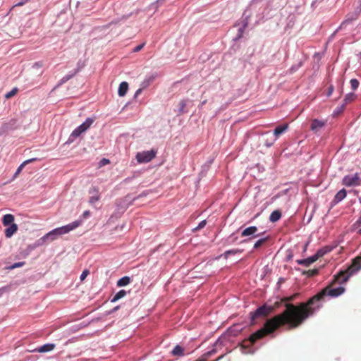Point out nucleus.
I'll list each match as a JSON object with an SVG mask.
<instances>
[{
  "label": "nucleus",
  "instance_id": "1",
  "mask_svg": "<svg viewBox=\"0 0 361 361\" xmlns=\"http://www.w3.org/2000/svg\"><path fill=\"white\" fill-rule=\"evenodd\" d=\"M312 302V300L308 303H300L298 305L287 304L286 310L282 313L268 319L263 328L252 334L247 339L243 340L241 344L242 348H250L257 340L274 332L281 326L287 324L290 329H295L300 326L307 319L312 316V310L307 309L308 305Z\"/></svg>",
  "mask_w": 361,
  "mask_h": 361
},
{
  "label": "nucleus",
  "instance_id": "2",
  "mask_svg": "<svg viewBox=\"0 0 361 361\" xmlns=\"http://www.w3.org/2000/svg\"><path fill=\"white\" fill-rule=\"evenodd\" d=\"M361 269V264L360 263V258H354L352 260L351 264L345 270H341L336 275L334 276V279L326 288L322 289L319 293L310 298L305 303H308L312 300V302L308 305L307 309L312 310V315L321 307L320 301L322 300L325 296H330L332 298L338 297L343 294L345 291V288L339 286L333 288L335 283L343 284L345 283L349 278Z\"/></svg>",
  "mask_w": 361,
  "mask_h": 361
},
{
  "label": "nucleus",
  "instance_id": "3",
  "mask_svg": "<svg viewBox=\"0 0 361 361\" xmlns=\"http://www.w3.org/2000/svg\"><path fill=\"white\" fill-rule=\"evenodd\" d=\"M81 222L80 221H73L68 225H66L62 227H59L52 230L51 231L47 233L42 238V240H49L50 241H53L56 239L57 237L69 233L70 231L74 230L78 228L80 225Z\"/></svg>",
  "mask_w": 361,
  "mask_h": 361
},
{
  "label": "nucleus",
  "instance_id": "4",
  "mask_svg": "<svg viewBox=\"0 0 361 361\" xmlns=\"http://www.w3.org/2000/svg\"><path fill=\"white\" fill-rule=\"evenodd\" d=\"M274 310V307H269L264 305L257 308L255 312H250L251 321L254 324L255 320L259 317H264L268 316Z\"/></svg>",
  "mask_w": 361,
  "mask_h": 361
},
{
  "label": "nucleus",
  "instance_id": "5",
  "mask_svg": "<svg viewBox=\"0 0 361 361\" xmlns=\"http://www.w3.org/2000/svg\"><path fill=\"white\" fill-rule=\"evenodd\" d=\"M157 151L154 149L143 151L136 154V159L138 163H147L155 157Z\"/></svg>",
  "mask_w": 361,
  "mask_h": 361
},
{
  "label": "nucleus",
  "instance_id": "6",
  "mask_svg": "<svg viewBox=\"0 0 361 361\" xmlns=\"http://www.w3.org/2000/svg\"><path fill=\"white\" fill-rule=\"evenodd\" d=\"M94 120L92 118H87L83 123H82L72 132L70 138L73 137L74 139L79 137L82 133L85 132L91 126Z\"/></svg>",
  "mask_w": 361,
  "mask_h": 361
},
{
  "label": "nucleus",
  "instance_id": "7",
  "mask_svg": "<svg viewBox=\"0 0 361 361\" xmlns=\"http://www.w3.org/2000/svg\"><path fill=\"white\" fill-rule=\"evenodd\" d=\"M343 184L348 187L360 185L361 179L357 173L348 175L343 178Z\"/></svg>",
  "mask_w": 361,
  "mask_h": 361
},
{
  "label": "nucleus",
  "instance_id": "8",
  "mask_svg": "<svg viewBox=\"0 0 361 361\" xmlns=\"http://www.w3.org/2000/svg\"><path fill=\"white\" fill-rule=\"evenodd\" d=\"M89 204L93 205L96 202L100 200L101 195L99 188L97 187H92L89 190Z\"/></svg>",
  "mask_w": 361,
  "mask_h": 361
},
{
  "label": "nucleus",
  "instance_id": "9",
  "mask_svg": "<svg viewBox=\"0 0 361 361\" xmlns=\"http://www.w3.org/2000/svg\"><path fill=\"white\" fill-rule=\"evenodd\" d=\"M258 231L257 227L256 226H250L246 228L241 233V236L245 237V236H250V235H255V237H258L259 235H255L256 232Z\"/></svg>",
  "mask_w": 361,
  "mask_h": 361
},
{
  "label": "nucleus",
  "instance_id": "10",
  "mask_svg": "<svg viewBox=\"0 0 361 361\" xmlns=\"http://www.w3.org/2000/svg\"><path fill=\"white\" fill-rule=\"evenodd\" d=\"M326 124V122L324 121H320L318 119H313L311 123L310 128L313 131H317L323 128Z\"/></svg>",
  "mask_w": 361,
  "mask_h": 361
},
{
  "label": "nucleus",
  "instance_id": "11",
  "mask_svg": "<svg viewBox=\"0 0 361 361\" xmlns=\"http://www.w3.org/2000/svg\"><path fill=\"white\" fill-rule=\"evenodd\" d=\"M316 261L317 257L313 255L310 257H307V259H297L296 262L298 264L303 265L305 267H309L311 264L315 262Z\"/></svg>",
  "mask_w": 361,
  "mask_h": 361
},
{
  "label": "nucleus",
  "instance_id": "12",
  "mask_svg": "<svg viewBox=\"0 0 361 361\" xmlns=\"http://www.w3.org/2000/svg\"><path fill=\"white\" fill-rule=\"evenodd\" d=\"M18 231V226L16 224H12L9 227L5 229L4 233L7 238H10Z\"/></svg>",
  "mask_w": 361,
  "mask_h": 361
},
{
  "label": "nucleus",
  "instance_id": "13",
  "mask_svg": "<svg viewBox=\"0 0 361 361\" xmlns=\"http://www.w3.org/2000/svg\"><path fill=\"white\" fill-rule=\"evenodd\" d=\"M288 128V124L286 123L283 126H277L274 130V135L276 137V140L279 137L280 135L286 132Z\"/></svg>",
  "mask_w": 361,
  "mask_h": 361
},
{
  "label": "nucleus",
  "instance_id": "14",
  "mask_svg": "<svg viewBox=\"0 0 361 361\" xmlns=\"http://www.w3.org/2000/svg\"><path fill=\"white\" fill-rule=\"evenodd\" d=\"M347 192L345 189L339 190L335 195L334 202L337 204L338 202L343 200L346 197Z\"/></svg>",
  "mask_w": 361,
  "mask_h": 361
},
{
  "label": "nucleus",
  "instance_id": "15",
  "mask_svg": "<svg viewBox=\"0 0 361 361\" xmlns=\"http://www.w3.org/2000/svg\"><path fill=\"white\" fill-rule=\"evenodd\" d=\"M14 219H15L14 216L13 214H5L2 219V224L5 226H10L12 224H13Z\"/></svg>",
  "mask_w": 361,
  "mask_h": 361
},
{
  "label": "nucleus",
  "instance_id": "16",
  "mask_svg": "<svg viewBox=\"0 0 361 361\" xmlns=\"http://www.w3.org/2000/svg\"><path fill=\"white\" fill-rule=\"evenodd\" d=\"M356 98V95L354 94V93H349L348 94L345 95V98H344V104L341 106V109H340V111H342L344 108H345V106L354 101Z\"/></svg>",
  "mask_w": 361,
  "mask_h": 361
},
{
  "label": "nucleus",
  "instance_id": "17",
  "mask_svg": "<svg viewBox=\"0 0 361 361\" xmlns=\"http://www.w3.org/2000/svg\"><path fill=\"white\" fill-rule=\"evenodd\" d=\"M216 353V349L214 348L211 350L205 353L202 356H200L198 359H197V361H207L208 359L213 355Z\"/></svg>",
  "mask_w": 361,
  "mask_h": 361
},
{
  "label": "nucleus",
  "instance_id": "18",
  "mask_svg": "<svg viewBox=\"0 0 361 361\" xmlns=\"http://www.w3.org/2000/svg\"><path fill=\"white\" fill-rule=\"evenodd\" d=\"M55 348V345L52 343H47L45 345H43L40 346L38 349H37V351L39 353H46L49 352L54 350Z\"/></svg>",
  "mask_w": 361,
  "mask_h": 361
},
{
  "label": "nucleus",
  "instance_id": "19",
  "mask_svg": "<svg viewBox=\"0 0 361 361\" xmlns=\"http://www.w3.org/2000/svg\"><path fill=\"white\" fill-rule=\"evenodd\" d=\"M185 349L179 345H176L171 351L173 356L181 357L184 355Z\"/></svg>",
  "mask_w": 361,
  "mask_h": 361
},
{
  "label": "nucleus",
  "instance_id": "20",
  "mask_svg": "<svg viewBox=\"0 0 361 361\" xmlns=\"http://www.w3.org/2000/svg\"><path fill=\"white\" fill-rule=\"evenodd\" d=\"M128 89V84L127 82H122L118 87V93L120 97H123Z\"/></svg>",
  "mask_w": 361,
  "mask_h": 361
},
{
  "label": "nucleus",
  "instance_id": "21",
  "mask_svg": "<svg viewBox=\"0 0 361 361\" xmlns=\"http://www.w3.org/2000/svg\"><path fill=\"white\" fill-rule=\"evenodd\" d=\"M281 217V212L279 210H274L271 212L269 220L271 222H276L279 221Z\"/></svg>",
  "mask_w": 361,
  "mask_h": 361
},
{
  "label": "nucleus",
  "instance_id": "22",
  "mask_svg": "<svg viewBox=\"0 0 361 361\" xmlns=\"http://www.w3.org/2000/svg\"><path fill=\"white\" fill-rule=\"evenodd\" d=\"M130 277L124 276V277H122L121 279H120L117 281V286H119V287L125 286L128 285L130 283Z\"/></svg>",
  "mask_w": 361,
  "mask_h": 361
},
{
  "label": "nucleus",
  "instance_id": "23",
  "mask_svg": "<svg viewBox=\"0 0 361 361\" xmlns=\"http://www.w3.org/2000/svg\"><path fill=\"white\" fill-rule=\"evenodd\" d=\"M126 295V291L124 290H119L113 298L111 302H116L119 299L123 298Z\"/></svg>",
  "mask_w": 361,
  "mask_h": 361
},
{
  "label": "nucleus",
  "instance_id": "24",
  "mask_svg": "<svg viewBox=\"0 0 361 361\" xmlns=\"http://www.w3.org/2000/svg\"><path fill=\"white\" fill-rule=\"evenodd\" d=\"M269 239V237L263 238L259 240H258L254 245L255 249L259 248L263 244H264Z\"/></svg>",
  "mask_w": 361,
  "mask_h": 361
},
{
  "label": "nucleus",
  "instance_id": "25",
  "mask_svg": "<svg viewBox=\"0 0 361 361\" xmlns=\"http://www.w3.org/2000/svg\"><path fill=\"white\" fill-rule=\"evenodd\" d=\"M296 296H297V294H294V295H293L291 296L284 297V298H282V301H284V306H285L286 308V305L287 304H291L290 302L293 301V300H295Z\"/></svg>",
  "mask_w": 361,
  "mask_h": 361
},
{
  "label": "nucleus",
  "instance_id": "26",
  "mask_svg": "<svg viewBox=\"0 0 361 361\" xmlns=\"http://www.w3.org/2000/svg\"><path fill=\"white\" fill-rule=\"evenodd\" d=\"M18 92V88L17 87H14L11 91L7 92L6 94H5V98L6 99H10L11 97L15 96Z\"/></svg>",
  "mask_w": 361,
  "mask_h": 361
},
{
  "label": "nucleus",
  "instance_id": "27",
  "mask_svg": "<svg viewBox=\"0 0 361 361\" xmlns=\"http://www.w3.org/2000/svg\"><path fill=\"white\" fill-rule=\"evenodd\" d=\"M350 83L353 90H355L359 86V81L357 79H351Z\"/></svg>",
  "mask_w": 361,
  "mask_h": 361
},
{
  "label": "nucleus",
  "instance_id": "28",
  "mask_svg": "<svg viewBox=\"0 0 361 361\" xmlns=\"http://www.w3.org/2000/svg\"><path fill=\"white\" fill-rule=\"evenodd\" d=\"M25 164L23 163H22L19 166L18 168L17 169L16 173H14L13 175V177L12 178V180H14L15 178H16L18 177V176L20 173V172L22 171L23 169L25 167Z\"/></svg>",
  "mask_w": 361,
  "mask_h": 361
},
{
  "label": "nucleus",
  "instance_id": "29",
  "mask_svg": "<svg viewBox=\"0 0 361 361\" xmlns=\"http://www.w3.org/2000/svg\"><path fill=\"white\" fill-rule=\"evenodd\" d=\"M25 264V262H20L14 263L13 264L10 266L8 269H14L16 268H18V267H21L24 266Z\"/></svg>",
  "mask_w": 361,
  "mask_h": 361
},
{
  "label": "nucleus",
  "instance_id": "30",
  "mask_svg": "<svg viewBox=\"0 0 361 361\" xmlns=\"http://www.w3.org/2000/svg\"><path fill=\"white\" fill-rule=\"evenodd\" d=\"M207 224L206 220L202 221L197 227L192 229L193 231H197L202 228H203Z\"/></svg>",
  "mask_w": 361,
  "mask_h": 361
},
{
  "label": "nucleus",
  "instance_id": "31",
  "mask_svg": "<svg viewBox=\"0 0 361 361\" xmlns=\"http://www.w3.org/2000/svg\"><path fill=\"white\" fill-rule=\"evenodd\" d=\"M179 106H180V110L179 111L180 113H183L184 111V109L186 106V101L185 100H181L180 102H179Z\"/></svg>",
  "mask_w": 361,
  "mask_h": 361
},
{
  "label": "nucleus",
  "instance_id": "32",
  "mask_svg": "<svg viewBox=\"0 0 361 361\" xmlns=\"http://www.w3.org/2000/svg\"><path fill=\"white\" fill-rule=\"evenodd\" d=\"M89 274H90L89 270H87V269L84 270L80 275V280L82 281H84L86 279V277L88 276Z\"/></svg>",
  "mask_w": 361,
  "mask_h": 361
},
{
  "label": "nucleus",
  "instance_id": "33",
  "mask_svg": "<svg viewBox=\"0 0 361 361\" xmlns=\"http://www.w3.org/2000/svg\"><path fill=\"white\" fill-rule=\"evenodd\" d=\"M39 160H40V159H38V158H32V159H29L25 160L23 163L26 166L27 164H28L30 163H32L34 161H39Z\"/></svg>",
  "mask_w": 361,
  "mask_h": 361
},
{
  "label": "nucleus",
  "instance_id": "34",
  "mask_svg": "<svg viewBox=\"0 0 361 361\" xmlns=\"http://www.w3.org/2000/svg\"><path fill=\"white\" fill-rule=\"evenodd\" d=\"M325 254V252H324L322 250H319L315 255H314V257H317V260L322 257Z\"/></svg>",
  "mask_w": 361,
  "mask_h": 361
},
{
  "label": "nucleus",
  "instance_id": "35",
  "mask_svg": "<svg viewBox=\"0 0 361 361\" xmlns=\"http://www.w3.org/2000/svg\"><path fill=\"white\" fill-rule=\"evenodd\" d=\"M307 274L310 276H315L318 274V270L317 269H310V270H308L307 271Z\"/></svg>",
  "mask_w": 361,
  "mask_h": 361
},
{
  "label": "nucleus",
  "instance_id": "36",
  "mask_svg": "<svg viewBox=\"0 0 361 361\" xmlns=\"http://www.w3.org/2000/svg\"><path fill=\"white\" fill-rule=\"evenodd\" d=\"M145 46V44H139L133 49V52L140 51Z\"/></svg>",
  "mask_w": 361,
  "mask_h": 361
},
{
  "label": "nucleus",
  "instance_id": "37",
  "mask_svg": "<svg viewBox=\"0 0 361 361\" xmlns=\"http://www.w3.org/2000/svg\"><path fill=\"white\" fill-rule=\"evenodd\" d=\"M282 303H284V301H282V298H281L280 301L274 302V304L273 305H270L269 307H274V310H275L276 308H278Z\"/></svg>",
  "mask_w": 361,
  "mask_h": 361
},
{
  "label": "nucleus",
  "instance_id": "38",
  "mask_svg": "<svg viewBox=\"0 0 361 361\" xmlns=\"http://www.w3.org/2000/svg\"><path fill=\"white\" fill-rule=\"evenodd\" d=\"M91 215V212L89 210H86L82 214L83 219H87Z\"/></svg>",
  "mask_w": 361,
  "mask_h": 361
},
{
  "label": "nucleus",
  "instance_id": "39",
  "mask_svg": "<svg viewBox=\"0 0 361 361\" xmlns=\"http://www.w3.org/2000/svg\"><path fill=\"white\" fill-rule=\"evenodd\" d=\"M334 92V87L331 85L328 89L327 96L329 97Z\"/></svg>",
  "mask_w": 361,
  "mask_h": 361
},
{
  "label": "nucleus",
  "instance_id": "40",
  "mask_svg": "<svg viewBox=\"0 0 361 361\" xmlns=\"http://www.w3.org/2000/svg\"><path fill=\"white\" fill-rule=\"evenodd\" d=\"M236 253V251H234V250H228L225 252V255H229V254H235Z\"/></svg>",
  "mask_w": 361,
  "mask_h": 361
},
{
  "label": "nucleus",
  "instance_id": "41",
  "mask_svg": "<svg viewBox=\"0 0 361 361\" xmlns=\"http://www.w3.org/2000/svg\"><path fill=\"white\" fill-rule=\"evenodd\" d=\"M142 92V89H138L136 92H135V96L138 95L139 94H140Z\"/></svg>",
  "mask_w": 361,
  "mask_h": 361
},
{
  "label": "nucleus",
  "instance_id": "42",
  "mask_svg": "<svg viewBox=\"0 0 361 361\" xmlns=\"http://www.w3.org/2000/svg\"><path fill=\"white\" fill-rule=\"evenodd\" d=\"M102 161H104V163H106H106H108V162H109V160H108V159H104L102 160Z\"/></svg>",
  "mask_w": 361,
  "mask_h": 361
},
{
  "label": "nucleus",
  "instance_id": "43",
  "mask_svg": "<svg viewBox=\"0 0 361 361\" xmlns=\"http://www.w3.org/2000/svg\"><path fill=\"white\" fill-rule=\"evenodd\" d=\"M355 258H360V263L361 264V255L360 256L356 257Z\"/></svg>",
  "mask_w": 361,
  "mask_h": 361
}]
</instances>
